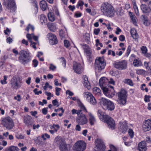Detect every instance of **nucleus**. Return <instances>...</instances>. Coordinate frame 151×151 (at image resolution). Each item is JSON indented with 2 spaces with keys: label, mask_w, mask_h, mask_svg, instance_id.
Returning <instances> with one entry per match:
<instances>
[{
  "label": "nucleus",
  "mask_w": 151,
  "mask_h": 151,
  "mask_svg": "<svg viewBox=\"0 0 151 151\" xmlns=\"http://www.w3.org/2000/svg\"><path fill=\"white\" fill-rule=\"evenodd\" d=\"M101 10L103 14L110 17L114 16V8L113 6L107 2L103 3L101 7Z\"/></svg>",
  "instance_id": "nucleus-1"
},
{
  "label": "nucleus",
  "mask_w": 151,
  "mask_h": 151,
  "mask_svg": "<svg viewBox=\"0 0 151 151\" xmlns=\"http://www.w3.org/2000/svg\"><path fill=\"white\" fill-rule=\"evenodd\" d=\"M18 60L20 63L23 65L27 64L32 60L31 56L29 52L22 50L19 53Z\"/></svg>",
  "instance_id": "nucleus-2"
},
{
  "label": "nucleus",
  "mask_w": 151,
  "mask_h": 151,
  "mask_svg": "<svg viewBox=\"0 0 151 151\" xmlns=\"http://www.w3.org/2000/svg\"><path fill=\"white\" fill-rule=\"evenodd\" d=\"M54 142L59 146L60 151H71L69 145L66 144L64 139L60 137H58L55 139Z\"/></svg>",
  "instance_id": "nucleus-3"
},
{
  "label": "nucleus",
  "mask_w": 151,
  "mask_h": 151,
  "mask_svg": "<svg viewBox=\"0 0 151 151\" xmlns=\"http://www.w3.org/2000/svg\"><path fill=\"white\" fill-rule=\"evenodd\" d=\"M118 104L120 105H124L125 104L127 100V93L126 90L122 88L119 92H118Z\"/></svg>",
  "instance_id": "nucleus-4"
},
{
  "label": "nucleus",
  "mask_w": 151,
  "mask_h": 151,
  "mask_svg": "<svg viewBox=\"0 0 151 151\" xmlns=\"http://www.w3.org/2000/svg\"><path fill=\"white\" fill-rule=\"evenodd\" d=\"M100 103L102 108L105 110L111 111L114 109V104L108 99L102 98L100 100Z\"/></svg>",
  "instance_id": "nucleus-5"
},
{
  "label": "nucleus",
  "mask_w": 151,
  "mask_h": 151,
  "mask_svg": "<svg viewBox=\"0 0 151 151\" xmlns=\"http://www.w3.org/2000/svg\"><path fill=\"white\" fill-rule=\"evenodd\" d=\"M106 65V61L103 58H96L95 62V67L96 70H97L99 72L101 71L105 68Z\"/></svg>",
  "instance_id": "nucleus-6"
},
{
  "label": "nucleus",
  "mask_w": 151,
  "mask_h": 151,
  "mask_svg": "<svg viewBox=\"0 0 151 151\" xmlns=\"http://www.w3.org/2000/svg\"><path fill=\"white\" fill-rule=\"evenodd\" d=\"M127 123L126 121H122L118 124V129L121 132H133L132 129L128 128Z\"/></svg>",
  "instance_id": "nucleus-7"
},
{
  "label": "nucleus",
  "mask_w": 151,
  "mask_h": 151,
  "mask_svg": "<svg viewBox=\"0 0 151 151\" xmlns=\"http://www.w3.org/2000/svg\"><path fill=\"white\" fill-rule=\"evenodd\" d=\"M86 147V143L83 141L80 140L75 143L73 149L74 151H84Z\"/></svg>",
  "instance_id": "nucleus-8"
},
{
  "label": "nucleus",
  "mask_w": 151,
  "mask_h": 151,
  "mask_svg": "<svg viewBox=\"0 0 151 151\" xmlns=\"http://www.w3.org/2000/svg\"><path fill=\"white\" fill-rule=\"evenodd\" d=\"M1 123L3 125L8 129H11L14 126L13 121L9 117L3 119L1 121Z\"/></svg>",
  "instance_id": "nucleus-9"
},
{
  "label": "nucleus",
  "mask_w": 151,
  "mask_h": 151,
  "mask_svg": "<svg viewBox=\"0 0 151 151\" xmlns=\"http://www.w3.org/2000/svg\"><path fill=\"white\" fill-rule=\"evenodd\" d=\"M3 4L11 12H14L16 9V6L13 0H5Z\"/></svg>",
  "instance_id": "nucleus-10"
},
{
  "label": "nucleus",
  "mask_w": 151,
  "mask_h": 151,
  "mask_svg": "<svg viewBox=\"0 0 151 151\" xmlns=\"http://www.w3.org/2000/svg\"><path fill=\"white\" fill-rule=\"evenodd\" d=\"M104 93L107 97L111 98L113 97L114 93L113 92L114 91V87L113 86H109L102 89Z\"/></svg>",
  "instance_id": "nucleus-11"
},
{
  "label": "nucleus",
  "mask_w": 151,
  "mask_h": 151,
  "mask_svg": "<svg viewBox=\"0 0 151 151\" xmlns=\"http://www.w3.org/2000/svg\"><path fill=\"white\" fill-rule=\"evenodd\" d=\"M76 121L80 125H84L88 123V119L85 114L81 112L76 118Z\"/></svg>",
  "instance_id": "nucleus-12"
},
{
  "label": "nucleus",
  "mask_w": 151,
  "mask_h": 151,
  "mask_svg": "<svg viewBox=\"0 0 151 151\" xmlns=\"http://www.w3.org/2000/svg\"><path fill=\"white\" fill-rule=\"evenodd\" d=\"M95 148L98 150H104L106 146L104 142L101 139L98 138L95 140Z\"/></svg>",
  "instance_id": "nucleus-13"
},
{
  "label": "nucleus",
  "mask_w": 151,
  "mask_h": 151,
  "mask_svg": "<svg viewBox=\"0 0 151 151\" xmlns=\"http://www.w3.org/2000/svg\"><path fill=\"white\" fill-rule=\"evenodd\" d=\"M127 62L126 60H124L116 62L114 64L115 68L119 70H123L127 68Z\"/></svg>",
  "instance_id": "nucleus-14"
},
{
  "label": "nucleus",
  "mask_w": 151,
  "mask_h": 151,
  "mask_svg": "<svg viewBox=\"0 0 151 151\" xmlns=\"http://www.w3.org/2000/svg\"><path fill=\"white\" fill-rule=\"evenodd\" d=\"M84 94V96L86 97L87 100L90 104L93 105H95L96 104V99L91 93L86 92H85Z\"/></svg>",
  "instance_id": "nucleus-15"
},
{
  "label": "nucleus",
  "mask_w": 151,
  "mask_h": 151,
  "mask_svg": "<svg viewBox=\"0 0 151 151\" xmlns=\"http://www.w3.org/2000/svg\"><path fill=\"white\" fill-rule=\"evenodd\" d=\"M106 122L108 125V127L111 129H114L115 128V122L113 119L109 116L103 121Z\"/></svg>",
  "instance_id": "nucleus-16"
},
{
  "label": "nucleus",
  "mask_w": 151,
  "mask_h": 151,
  "mask_svg": "<svg viewBox=\"0 0 151 151\" xmlns=\"http://www.w3.org/2000/svg\"><path fill=\"white\" fill-rule=\"evenodd\" d=\"M21 80L14 77L11 79L10 84L13 88H17L21 86Z\"/></svg>",
  "instance_id": "nucleus-17"
},
{
  "label": "nucleus",
  "mask_w": 151,
  "mask_h": 151,
  "mask_svg": "<svg viewBox=\"0 0 151 151\" xmlns=\"http://www.w3.org/2000/svg\"><path fill=\"white\" fill-rule=\"evenodd\" d=\"M47 38L49 40V43L53 45L57 44L58 40L56 36L52 33H49L47 35Z\"/></svg>",
  "instance_id": "nucleus-18"
},
{
  "label": "nucleus",
  "mask_w": 151,
  "mask_h": 151,
  "mask_svg": "<svg viewBox=\"0 0 151 151\" xmlns=\"http://www.w3.org/2000/svg\"><path fill=\"white\" fill-rule=\"evenodd\" d=\"M73 68L75 72L78 74L81 73L83 69V66L80 63L76 62L74 63Z\"/></svg>",
  "instance_id": "nucleus-19"
},
{
  "label": "nucleus",
  "mask_w": 151,
  "mask_h": 151,
  "mask_svg": "<svg viewBox=\"0 0 151 151\" xmlns=\"http://www.w3.org/2000/svg\"><path fill=\"white\" fill-rule=\"evenodd\" d=\"M79 105L81 109L78 111L74 109H73L72 111V114H77L78 116L82 112V111H83L85 113L88 112L86 108L82 103H80Z\"/></svg>",
  "instance_id": "nucleus-20"
},
{
  "label": "nucleus",
  "mask_w": 151,
  "mask_h": 151,
  "mask_svg": "<svg viewBox=\"0 0 151 151\" xmlns=\"http://www.w3.org/2000/svg\"><path fill=\"white\" fill-rule=\"evenodd\" d=\"M99 84L101 88L102 89L104 88L109 86V80L105 77H102L99 79Z\"/></svg>",
  "instance_id": "nucleus-21"
},
{
  "label": "nucleus",
  "mask_w": 151,
  "mask_h": 151,
  "mask_svg": "<svg viewBox=\"0 0 151 151\" xmlns=\"http://www.w3.org/2000/svg\"><path fill=\"white\" fill-rule=\"evenodd\" d=\"M142 129L145 132L148 131L151 129V120L148 119L144 123L142 126Z\"/></svg>",
  "instance_id": "nucleus-22"
},
{
  "label": "nucleus",
  "mask_w": 151,
  "mask_h": 151,
  "mask_svg": "<svg viewBox=\"0 0 151 151\" xmlns=\"http://www.w3.org/2000/svg\"><path fill=\"white\" fill-rule=\"evenodd\" d=\"M97 114L100 119L104 121L109 116L106 115V114L102 111L101 110H99L97 112Z\"/></svg>",
  "instance_id": "nucleus-23"
},
{
  "label": "nucleus",
  "mask_w": 151,
  "mask_h": 151,
  "mask_svg": "<svg viewBox=\"0 0 151 151\" xmlns=\"http://www.w3.org/2000/svg\"><path fill=\"white\" fill-rule=\"evenodd\" d=\"M88 113L89 123L91 125H94L96 122V118L91 112Z\"/></svg>",
  "instance_id": "nucleus-24"
},
{
  "label": "nucleus",
  "mask_w": 151,
  "mask_h": 151,
  "mask_svg": "<svg viewBox=\"0 0 151 151\" xmlns=\"http://www.w3.org/2000/svg\"><path fill=\"white\" fill-rule=\"evenodd\" d=\"M26 37L29 42H31L32 38H33L35 41H37L38 39L39 36H35L33 33H31V34L27 33L26 35Z\"/></svg>",
  "instance_id": "nucleus-25"
},
{
  "label": "nucleus",
  "mask_w": 151,
  "mask_h": 151,
  "mask_svg": "<svg viewBox=\"0 0 151 151\" xmlns=\"http://www.w3.org/2000/svg\"><path fill=\"white\" fill-rule=\"evenodd\" d=\"M138 149L139 151H146V144L145 141H142L138 144Z\"/></svg>",
  "instance_id": "nucleus-26"
},
{
  "label": "nucleus",
  "mask_w": 151,
  "mask_h": 151,
  "mask_svg": "<svg viewBox=\"0 0 151 151\" xmlns=\"http://www.w3.org/2000/svg\"><path fill=\"white\" fill-rule=\"evenodd\" d=\"M83 84L85 87H86L88 89H90L91 88L90 84L88 81V78L86 75L83 76Z\"/></svg>",
  "instance_id": "nucleus-27"
},
{
  "label": "nucleus",
  "mask_w": 151,
  "mask_h": 151,
  "mask_svg": "<svg viewBox=\"0 0 151 151\" xmlns=\"http://www.w3.org/2000/svg\"><path fill=\"white\" fill-rule=\"evenodd\" d=\"M24 122L28 126L32 125V122L31 121V118L29 116H26L24 117Z\"/></svg>",
  "instance_id": "nucleus-28"
},
{
  "label": "nucleus",
  "mask_w": 151,
  "mask_h": 151,
  "mask_svg": "<svg viewBox=\"0 0 151 151\" xmlns=\"http://www.w3.org/2000/svg\"><path fill=\"white\" fill-rule=\"evenodd\" d=\"M40 8L43 11H45L47 8V4L46 1L44 0H42L40 3Z\"/></svg>",
  "instance_id": "nucleus-29"
},
{
  "label": "nucleus",
  "mask_w": 151,
  "mask_h": 151,
  "mask_svg": "<svg viewBox=\"0 0 151 151\" xmlns=\"http://www.w3.org/2000/svg\"><path fill=\"white\" fill-rule=\"evenodd\" d=\"M129 15L130 17V18L132 20V22L135 25V26L137 25V22H136V17L131 12H129Z\"/></svg>",
  "instance_id": "nucleus-30"
},
{
  "label": "nucleus",
  "mask_w": 151,
  "mask_h": 151,
  "mask_svg": "<svg viewBox=\"0 0 151 151\" xmlns=\"http://www.w3.org/2000/svg\"><path fill=\"white\" fill-rule=\"evenodd\" d=\"M130 32L132 36L134 39H136L138 37V35L134 29H131Z\"/></svg>",
  "instance_id": "nucleus-31"
},
{
  "label": "nucleus",
  "mask_w": 151,
  "mask_h": 151,
  "mask_svg": "<svg viewBox=\"0 0 151 151\" xmlns=\"http://www.w3.org/2000/svg\"><path fill=\"white\" fill-rule=\"evenodd\" d=\"M141 8L142 12L144 13H148L150 12V9L145 4L141 5Z\"/></svg>",
  "instance_id": "nucleus-32"
},
{
  "label": "nucleus",
  "mask_w": 151,
  "mask_h": 151,
  "mask_svg": "<svg viewBox=\"0 0 151 151\" xmlns=\"http://www.w3.org/2000/svg\"><path fill=\"white\" fill-rule=\"evenodd\" d=\"M40 19L42 24H45L47 23V18L44 15L42 14L40 16Z\"/></svg>",
  "instance_id": "nucleus-33"
},
{
  "label": "nucleus",
  "mask_w": 151,
  "mask_h": 151,
  "mask_svg": "<svg viewBox=\"0 0 151 151\" xmlns=\"http://www.w3.org/2000/svg\"><path fill=\"white\" fill-rule=\"evenodd\" d=\"M60 35L62 38H66L68 37V35L66 30H65L64 31L61 29L60 31Z\"/></svg>",
  "instance_id": "nucleus-34"
},
{
  "label": "nucleus",
  "mask_w": 151,
  "mask_h": 151,
  "mask_svg": "<svg viewBox=\"0 0 151 151\" xmlns=\"http://www.w3.org/2000/svg\"><path fill=\"white\" fill-rule=\"evenodd\" d=\"M141 50L142 51V53L144 54L145 56L148 58L150 57V55L147 53V48L146 47L144 46H142L141 48Z\"/></svg>",
  "instance_id": "nucleus-35"
},
{
  "label": "nucleus",
  "mask_w": 151,
  "mask_h": 151,
  "mask_svg": "<svg viewBox=\"0 0 151 151\" xmlns=\"http://www.w3.org/2000/svg\"><path fill=\"white\" fill-rule=\"evenodd\" d=\"M93 91L94 94L98 96L100 95L101 93V91L100 89L97 87L93 88Z\"/></svg>",
  "instance_id": "nucleus-36"
},
{
  "label": "nucleus",
  "mask_w": 151,
  "mask_h": 151,
  "mask_svg": "<svg viewBox=\"0 0 151 151\" xmlns=\"http://www.w3.org/2000/svg\"><path fill=\"white\" fill-rule=\"evenodd\" d=\"M133 64L135 67H139L141 66L142 65L141 62L137 59L134 60Z\"/></svg>",
  "instance_id": "nucleus-37"
},
{
  "label": "nucleus",
  "mask_w": 151,
  "mask_h": 151,
  "mask_svg": "<svg viewBox=\"0 0 151 151\" xmlns=\"http://www.w3.org/2000/svg\"><path fill=\"white\" fill-rule=\"evenodd\" d=\"M48 17L50 21L53 22L55 20L54 14L50 12L48 14Z\"/></svg>",
  "instance_id": "nucleus-38"
},
{
  "label": "nucleus",
  "mask_w": 151,
  "mask_h": 151,
  "mask_svg": "<svg viewBox=\"0 0 151 151\" xmlns=\"http://www.w3.org/2000/svg\"><path fill=\"white\" fill-rule=\"evenodd\" d=\"M124 83L129 85L131 86H133L134 85L133 83L132 80L129 79H125L124 81Z\"/></svg>",
  "instance_id": "nucleus-39"
},
{
  "label": "nucleus",
  "mask_w": 151,
  "mask_h": 151,
  "mask_svg": "<svg viewBox=\"0 0 151 151\" xmlns=\"http://www.w3.org/2000/svg\"><path fill=\"white\" fill-rule=\"evenodd\" d=\"M48 27L50 30L54 31L56 29V27L53 23H50L48 24Z\"/></svg>",
  "instance_id": "nucleus-40"
},
{
  "label": "nucleus",
  "mask_w": 151,
  "mask_h": 151,
  "mask_svg": "<svg viewBox=\"0 0 151 151\" xmlns=\"http://www.w3.org/2000/svg\"><path fill=\"white\" fill-rule=\"evenodd\" d=\"M19 149L17 147L14 146L10 147L7 151H18Z\"/></svg>",
  "instance_id": "nucleus-41"
},
{
  "label": "nucleus",
  "mask_w": 151,
  "mask_h": 151,
  "mask_svg": "<svg viewBox=\"0 0 151 151\" xmlns=\"http://www.w3.org/2000/svg\"><path fill=\"white\" fill-rule=\"evenodd\" d=\"M35 29L34 27L33 26L29 24L28 26L26 28V30L28 32H29V30H31L32 31H33Z\"/></svg>",
  "instance_id": "nucleus-42"
},
{
  "label": "nucleus",
  "mask_w": 151,
  "mask_h": 151,
  "mask_svg": "<svg viewBox=\"0 0 151 151\" xmlns=\"http://www.w3.org/2000/svg\"><path fill=\"white\" fill-rule=\"evenodd\" d=\"M136 73L138 75H145V71L143 69H137L136 70Z\"/></svg>",
  "instance_id": "nucleus-43"
},
{
  "label": "nucleus",
  "mask_w": 151,
  "mask_h": 151,
  "mask_svg": "<svg viewBox=\"0 0 151 151\" xmlns=\"http://www.w3.org/2000/svg\"><path fill=\"white\" fill-rule=\"evenodd\" d=\"M7 76H4L3 80H1L0 81V82L2 84H5L7 83V82L6 81V80H7Z\"/></svg>",
  "instance_id": "nucleus-44"
},
{
  "label": "nucleus",
  "mask_w": 151,
  "mask_h": 151,
  "mask_svg": "<svg viewBox=\"0 0 151 151\" xmlns=\"http://www.w3.org/2000/svg\"><path fill=\"white\" fill-rule=\"evenodd\" d=\"M16 138L18 139H22L24 138V135L20 133H17L16 135Z\"/></svg>",
  "instance_id": "nucleus-45"
},
{
  "label": "nucleus",
  "mask_w": 151,
  "mask_h": 151,
  "mask_svg": "<svg viewBox=\"0 0 151 151\" xmlns=\"http://www.w3.org/2000/svg\"><path fill=\"white\" fill-rule=\"evenodd\" d=\"M50 137V135L47 133L42 134V138L43 139V140H45L46 139H49Z\"/></svg>",
  "instance_id": "nucleus-46"
},
{
  "label": "nucleus",
  "mask_w": 151,
  "mask_h": 151,
  "mask_svg": "<svg viewBox=\"0 0 151 151\" xmlns=\"http://www.w3.org/2000/svg\"><path fill=\"white\" fill-rule=\"evenodd\" d=\"M110 149L106 151H117L116 148L112 145H109Z\"/></svg>",
  "instance_id": "nucleus-47"
},
{
  "label": "nucleus",
  "mask_w": 151,
  "mask_h": 151,
  "mask_svg": "<svg viewBox=\"0 0 151 151\" xmlns=\"http://www.w3.org/2000/svg\"><path fill=\"white\" fill-rule=\"evenodd\" d=\"M61 61L62 63V65L64 67V68H65L66 64V61L64 58H60Z\"/></svg>",
  "instance_id": "nucleus-48"
},
{
  "label": "nucleus",
  "mask_w": 151,
  "mask_h": 151,
  "mask_svg": "<svg viewBox=\"0 0 151 151\" xmlns=\"http://www.w3.org/2000/svg\"><path fill=\"white\" fill-rule=\"evenodd\" d=\"M90 37H89V35L87 33H86L85 35V41L88 42H89Z\"/></svg>",
  "instance_id": "nucleus-49"
},
{
  "label": "nucleus",
  "mask_w": 151,
  "mask_h": 151,
  "mask_svg": "<svg viewBox=\"0 0 151 151\" xmlns=\"http://www.w3.org/2000/svg\"><path fill=\"white\" fill-rule=\"evenodd\" d=\"M131 47L130 45H129L128 46L127 49V50L126 52V55L128 56L129 55L131 51Z\"/></svg>",
  "instance_id": "nucleus-50"
},
{
  "label": "nucleus",
  "mask_w": 151,
  "mask_h": 151,
  "mask_svg": "<svg viewBox=\"0 0 151 151\" xmlns=\"http://www.w3.org/2000/svg\"><path fill=\"white\" fill-rule=\"evenodd\" d=\"M55 94L57 96H58L60 95V92L61 90V89L60 88L56 87L55 88Z\"/></svg>",
  "instance_id": "nucleus-51"
},
{
  "label": "nucleus",
  "mask_w": 151,
  "mask_h": 151,
  "mask_svg": "<svg viewBox=\"0 0 151 151\" xmlns=\"http://www.w3.org/2000/svg\"><path fill=\"white\" fill-rule=\"evenodd\" d=\"M33 65L35 67H36L37 66L38 62L36 59H34L32 61Z\"/></svg>",
  "instance_id": "nucleus-52"
},
{
  "label": "nucleus",
  "mask_w": 151,
  "mask_h": 151,
  "mask_svg": "<svg viewBox=\"0 0 151 151\" xmlns=\"http://www.w3.org/2000/svg\"><path fill=\"white\" fill-rule=\"evenodd\" d=\"M56 68V67L55 65H54L53 64H51L50 65L49 69L50 70L54 71Z\"/></svg>",
  "instance_id": "nucleus-53"
},
{
  "label": "nucleus",
  "mask_w": 151,
  "mask_h": 151,
  "mask_svg": "<svg viewBox=\"0 0 151 151\" xmlns=\"http://www.w3.org/2000/svg\"><path fill=\"white\" fill-rule=\"evenodd\" d=\"M14 99L17 100L18 101H20L22 99V98L19 95H17V96H14Z\"/></svg>",
  "instance_id": "nucleus-54"
},
{
  "label": "nucleus",
  "mask_w": 151,
  "mask_h": 151,
  "mask_svg": "<svg viewBox=\"0 0 151 151\" xmlns=\"http://www.w3.org/2000/svg\"><path fill=\"white\" fill-rule=\"evenodd\" d=\"M52 103L54 106H56L57 107L59 106V105L58 104V102L56 99L52 101Z\"/></svg>",
  "instance_id": "nucleus-55"
},
{
  "label": "nucleus",
  "mask_w": 151,
  "mask_h": 151,
  "mask_svg": "<svg viewBox=\"0 0 151 151\" xmlns=\"http://www.w3.org/2000/svg\"><path fill=\"white\" fill-rule=\"evenodd\" d=\"M34 4H35V7L36 8V10L35 11V14H37V13L38 12V6H37V3L36 1H34Z\"/></svg>",
  "instance_id": "nucleus-56"
},
{
  "label": "nucleus",
  "mask_w": 151,
  "mask_h": 151,
  "mask_svg": "<svg viewBox=\"0 0 151 151\" xmlns=\"http://www.w3.org/2000/svg\"><path fill=\"white\" fill-rule=\"evenodd\" d=\"M132 142V141H125L124 143V145L127 146L129 147L131 145Z\"/></svg>",
  "instance_id": "nucleus-57"
},
{
  "label": "nucleus",
  "mask_w": 151,
  "mask_h": 151,
  "mask_svg": "<svg viewBox=\"0 0 151 151\" xmlns=\"http://www.w3.org/2000/svg\"><path fill=\"white\" fill-rule=\"evenodd\" d=\"M86 53L88 56L89 57V58L91 59V60L92 56L91 55L90 51L89 50H87L86 51Z\"/></svg>",
  "instance_id": "nucleus-58"
},
{
  "label": "nucleus",
  "mask_w": 151,
  "mask_h": 151,
  "mask_svg": "<svg viewBox=\"0 0 151 151\" xmlns=\"http://www.w3.org/2000/svg\"><path fill=\"white\" fill-rule=\"evenodd\" d=\"M64 44L65 46L66 47H68L70 45L69 42L67 40H64Z\"/></svg>",
  "instance_id": "nucleus-59"
},
{
  "label": "nucleus",
  "mask_w": 151,
  "mask_h": 151,
  "mask_svg": "<svg viewBox=\"0 0 151 151\" xmlns=\"http://www.w3.org/2000/svg\"><path fill=\"white\" fill-rule=\"evenodd\" d=\"M66 93L67 94H68L69 96H72L74 94V93L73 92L70 91L69 90H68L66 91Z\"/></svg>",
  "instance_id": "nucleus-60"
},
{
  "label": "nucleus",
  "mask_w": 151,
  "mask_h": 151,
  "mask_svg": "<svg viewBox=\"0 0 151 151\" xmlns=\"http://www.w3.org/2000/svg\"><path fill=\"white\" fill-rule=\"evenodd\" d=\"M100 31V29L99 28L95 29L94 30V34L97 35L98 34Z\"/></svg>",
  "instance_id": "nucleus-61"
},
{
  "label": "nucleus",
  "mask_w": 151,
  "mask_h": 151,
  "mask_svg": "<svg viewBox=\"0 0 151 151\" xmlns=\"http://www.w3.org/2000/svg\"><path fill=\"white\" fill-rule=\"evenodd\" d=\"M47 108H45L42 109V113L46 115L47 114Z\"/></svg>",
  "instance_id": "nucleus-62"
},
{
  "label": "nucleus",
  "mask_w": 151,
  "mask_h": 151,
  "mask_svg": "<svg viewBox=\"0 0 151 151\" xmlns=\"http://www.w3.org/2000/svg\"><path fill=\"white\" fill-rule=\"evenodd\" d=\"M121 32V29L119 27H118L116 28V31L115 32V33L117 35H119V33Z\"/></svg>",
  "instance_id": "nucleus-63"
},
{
  "label": "nucleus",
  "mask_w": 151,
  "mask_h": 151,
  "mask_svg": "<svg viewBox=\"0 0 151 151\" xmlns=\"http://www.w3.org/2000/svg\"><path fill=\"white\" fill-rule=\"evenodd\" d=\"M6 42L7 43L10 44L12 42V38L10 37H8L6 39Z\"/></svg>",
  "instance_id": "nucleus-64"
}]
</instances>
